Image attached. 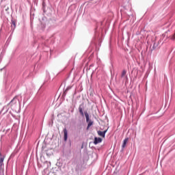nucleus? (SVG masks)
I'll return each mask as SVG.
<instances>
[{"label": "nucleus", "instance_id": "nucleus-4", "mask_svg": "<svg viewBox=\"0 0 175 175\" xmlns=\"http://www.w3.org/2000/svg\"><path fill=\"white\" fill-rule=\"evenodd\" d=\"M3 161H5V156H2V153L0 152V166H3Z\"/></svg>", "mask_w": 175, "mask_h": 175}, {"label": "nucleus", "instance_id": "nucleus-3", "mask_svg": "<svg viewBox=\"0 0 175 175\" xmlns=\"http://www.w3.org/2000/svg\"><path fill=\"white\" fill-rule=\"evenodd\" d=\"M106 132H107V130H105L104 131H97V133H98V136H101V137H105V136L106 135Z\"/></svg>", "mask_w": 175, "mask_h": 175}, {"label": "nucleus", "instance_id": "nucleus-11", "mask_svg": "<svg viewBox=\"0 0 175 175\" xmlns=\"http://www.w3.org/2000/svg\"><path fill=\"white\" fill-rule=\"evenodd\" d=\"M12 25H14V28H16V22L14 21H12Z\"/></svg>", "mask_w": 175, "mask_h": 175}, {"label": "nucleus", "instance_id": "nucleus-1", "mask_svg": "<svg viewBox=\"0 0 175 175\" xmlns=\"http://www.w3.org/2000/svg\"><path fill=\"white\" fill-rule=\"evenodd\" d=\"M85 117L86 118V122H88V126H87V129H90V127L93 125L94 122L90 120V115L88 114V111L85 112Z\"/></svg>", "mask_w": 175, "mask_h": 175}, {"label": "nucleus", "instance_id": "nucleus-9", "mask_svg": "<svg viewBox=\"0 0 175 175\" xmlns=\"http://www.w3.org/2000/svg\"><path fill=\"white\" fill-rule=\"evenodd\" d=\"M71 89H72V86H68V87L66 89V90H65L64 92V96H65V95H66V92H68V90H71Z\"/></svg>", "mask_w": 175, "mask_h": 175}, {"label": "nucleus", "instance_id": "nucleus-5", "mask_svg": "<svg viewBox=\"0 0 175 175\" xmlns=\"http://www.w3.org/2000/svg\"><path fill=\"white\" fill-rule=\"evenodd\" d=\"M94 143V144H99V143H102V138L95 137Z\"/></svg>", "mask_w": 175, "mask_h": 175}, {"label": "nucleus", "instance_id": "nucleus-7", "mask_svg": "<svg viewBox=\"0 0 175 175\" xmlns=\"http://www.w3.org/2000/svg\"><path fill=\"white\" fill-rule=\"evenodd\" d=\"M64 142H66V140H68V130H66V129H64Z\"/></svg>", "mask_w": 175, "mask_h": 175}, {"label": "nucleus", "instance_id": "nucleus-6", "mask_svg": "<svg viewBox=\"0 0 175 175\" xmlns=\"http://www.w3.org/2000/svg\"><path fill=\"white\" fill-rule=\"evenodd\" d=\"M83 105L81 104L79 107V111L81 116H84V112H83Z\"/></svg>", "mask_w": 175, "mask_h": 175}, {"label": "nucleus", "instance_id": "nucleus-8", "mask_svg": "<svg viewBox=\"0 0 175 175\" xmlns=\"http://www.w3.org/2000/svg\"><path fill=\"white\" fill-rule=\"evenodd\" d=\"M128 140H129V138H125L124 140L123 141V144L122 145V148H125L126 146V143H128Z\"/></svg>", "mask_w": 175, "mask_h": 175}, {"label": "nucleus", "instance_id": "nucleus-2", "mask_svg": "<svg viewBox=\"0 0 175 175\" xmlns=\"http://www.w3.org/2000/svg\"><path fill=\"white\" fill-rule=\"evenodd\" d=\"M10 105L11 107L16 106L17 105V98L14 97L10 102L8 103V106Z\"/></svg>", "mask_w": 175, "mask_h": 175}, {"label": "nucleus", "instance_id": "nucleus-10", "mask_svg": "<svg viewBox=\"0 0 175 175\" xmlns=\"http://www.w3.org/2000/svg\"><path fill=\"white\" fill-rule=\"evenodd\" d=\"M126 75V70H123L121 74V77H125Z\"/></svg>", "mask_w": 175, "mask_h": 175}]
</instances>
